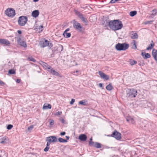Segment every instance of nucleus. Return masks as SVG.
<instances>
[{"label": "nucleus", "mask_w": 157, "mask_h": 157, "mask_svg": "<svg viewBox=\"0 0 157 157\" xmlns=\"http://www.w3.org/2000/svg\"><path fill=\"white\" fill-rule=\"evenodd\" d=\"M108 25L111 29L117 30L121 29L123 27V24L119 20H114L109 21Z\"/></svg>", "instance_id": "nucleus-1"}, {"label": "nucleus", "mask_w": 157, "mask_h": 157, "mask_svg": "<svg viewBox=\"0 0 157 157\" xmlns=\"http://www.w3.org/2000/svg\"><path fill=\"white\" fill-rule=\"evenodd\" d=\"M129 45L126 43L121 44L118 43L115 46L116 49L117 51H125L129 47Z\"/></svg>", "instance_id": "nucleus-2"}, {"label": "nucleus", "mask_w": 157, "mask_h": 157, "mask_svg": "<svg viewBox=\"0 0 157 157\" xmlns=\"http://www.w3.org/2000/svg\"><path fill=\"white\" fill-rule=\"evenodd\" d=\"M137 94V91L134 89H128L126 91V96L128 98H135Z\"/></svg>", "instance_id": "nucleus-3"}, {"label": "nucleus", "mask_w": 157, "mask_h": 157, "mask_svg": "<svg viewBox=\"0 0 157 157\" xmlns=\"http://www.w3.org/2000/svg\"><path fill=\"white\" fill-rule=\"evenodd\" d=\"M28 21L27 17L26 16H22L19 17L18 23L19 25L21 26H24L27 23Z\"/></svg>", "instance_id": "nucleus-4"}, {"label": "nucleus", "mask_w": 157, "mask_h": 157, "mask_svg": "<svg viewBox=\"0 0 157 157\" xmlns=\"http://www.w3.org/2000/svg\"><path fill=\"white\" fill-rule=\"evenodd\" d=\"M74 12L84 23L85 24L87 23V18L85 17L83 14L79 11L77 10H74Z\"/></svg>", "instance_id": "nucleus-5"}, {"label": "nucleus", "mask_w": 157, "mask_h": 157, "mask_svg": "<svg viewBox=\"0 0 157 157\" xmlns=\"http://www.w3.org/2000/svg\"><path fill=\"white\" fill-rule=\"evenodd\" d=\"M73 27L75 29L80 32H82L84 30L83 28L81 26L80 24L77 22L75 21L73 23Z\"/></svg>", "instance_id": "nucleus-6"}, {"label": "nucleus", "mask_w": 157, "mask_h": 157, "mask_svg": "<svg viewBox=\"0 0 157 157\" xmlns=\"http://www.w3.org/2000/svg\"><path fill=\"white\" fill-rule=\"evenodd\" d=\"M6 14L10 17H13L15 15V10L13 9H7L5 11Z\"/></svg>", "instance_id": "nucleus-7"}, {"label": "nucleus", "mask_w": 157, "mask_h": 157, "mask_svg": "<svg viewBox=\"0 0 157 157\" xmlns=\"http://www.w3.org/2000/svg\"><path fill=\"white\" fill-rule=\"evenodd\" d=\"M40 45L42 48L48 46L49 48H51L52 46V43H49L48 40H45L44 41L42 42L40 44Z\"/></svg>", "instance_id": "nucleus-8"}, {"label": "nucleus", "mask_w": 157, "mask_h": 157, "mask_svg": "<svg viewBox=\"0 0 157 157\" xmlns=\"http://www.w3.org/2000/svg\"><path fill=\"white\" fill-rule=\"evenodd\" d=\"M111 136L115 138L117 140H120L121 138V133L116 130L113 132Z\"/></svg>", "instance_id": "nucleus-9"}, {"label": "nucleus", "mask_w": 157, "mask_h": 157, "mask_svg": "<svg viewBox=\"0 0 157 157\" xmlns=\"http://www.w3.org/2000/svg\"><path fill=\"white\" fill-rule=\"evenodd\" d=\"M47 70L52 75L59 76V74L57 72L54 70L51 66H50V67H49Z\"/></svg>", "instance_id": "nucleus-10"}, {"label": "nucleus", "mask_w": 157, "mask_h": 157, "mask_svg": "<svg viewBox=\"0 0 157 157\" xmlns=\"http://www.w3.org/2000/svg\"><path fill=\"white\" fill-rule=\"evenodd\" d=\"M46 141L49 142L54 143L57 141V139L55 136H50L47 138Z\"/></svg>", "instance_id": "nucleus-11"}, {"label": "nucleus", "mask_w": 157, "mask_h": 157, "mask_svg": "<svg viewBox=\"0 0 157 157\" xmlns=\"http://www.w3.org/2000/svg\"><path fill=\"white\" fill-rule=\"evenodd\" d=\"M98 74L101 77L104 79L107 80L109 79V76L108 75H106L101 71H98Z\"/></svg>", "instance_id": "nucleus-12"}, {"label": "nucleus", "mask_w": 157, "mask_h": 157, "mask_svg": "<svg viewBox=\"0 0 157 157\" xmlns=\"http://www.w3.org/2000/svg\"><path fill=\"white\" fill-rule=\"evenodd\" d=\"M0 44L7 46L10 44V42L9 40L6 39H0Z\"/></svg>", "instance_id": "nucleus-13"}, {"label": "nucleus", "mask_w": 157, "mask_h": 157, "mask_svg": "<svg viewBox=\"0 0 157 157\" xmlns=\"http://www.w3.org/2000/svg\"><path fill=\"white\" fill-rule=\"evenodd\" d=\"M39 63L45 69L47 70L48 68L50 67V66L48 65L47 63L40 61L39 62Z\"/></svg>", "instance_id": "nucleus-14"}, {"label": "nucleus", "mask_w": 157, "mask_h": 157, "mask_svg": "<svg viewBox=\"0 0 157 157\" xmlns=\"http://www.w3.org/2000/svg\"><path fill=\"white\" fill-rule=\"evenodd\" d=\"M152 54L154 59L157 63V50L155 49H153L152 52Z\"/></svg>", "instance_id": "nucleus-15"}, {"label": "nucleus", "mask_w": 157, "mask_h": 157, "mask_svg": "<svg viewBox=\"0 0 157 157\" xmlns=\"http://www.w3.org/2000/svg\"><path fill=\"white\" fill-rule=\"evenodd\" d=\"M87 137L86 135L84 134H81L79 136L78 139L82 141H85L86 140Z\"/></svg>", "instance_id": "nucleus-16"}, {"label": "nucleus", "mask_w": 157, "mask_h": 157, "mask_svg": "<svg viewBox=\"0 0 157 157\" xmlns=\"http://www.w3.org/2000/svg\"><path fill=\"white\" fill-rule=\"evenodd\" d=\"M39 12L38 10H35L32 12V16L36 18L38 17L39 14Z\"/></svg>", "instance_id": "nucleus-17"}, {"label": "nucleus", "mask_w": 157, "mask_h": 157, "mask_svg": "<svg viewBox=\"0 0 157 157\" xmlns=\"http://www.w3.org/2000/svg\"><path fill=\"white\" fill-rule=\"evenodd\" d=\"M0 140V143L1 144L7 143L9 141L8 138L6 136L1 138Z\"/></svg>", "instance_id": "nucleus-18"}, {"label": "nucleus", "mask_w": 157, "mask_h": 157, "mask_svg": "<svg viewBox=\"0 0 157 157\" xmlns=\"http://www.w3.org/2000/svg\"><path fill=\"white\" fill-rule=\"evenodd\" d=\"M51 108L52 106L50 104L45 103L43 105V109H51Z\"/></svg>", "instance_id": "nucleus-19"}, {"label": "nucleus", "mask_w": 157, "mask_h": 157, "mask_svg": "<svg viewBox=\"0 0 157 157\" xmlns=\"http://www.w3.org/2000/svg\"><path fill=\"white\" fill-rule=\"evenodd\" d=\"M131 37L132 39H136L138 38V35L136 33L133 32L131 34Z\"/></svg>", "instance_id": "nucleus-20"}, {"label": "nucleus", "mask_w": 157, "mask_h": 157, "mask_svg": "<svg viewBox=\"0 0 157 157\" xmlns=\"http://www.w3.org/2000/svg\"><path fill=\"white\" fill-rule=\"evenodd\" d=\"M18 43L21 46H23L24 48H26L27 47V44L26 43V42L25 41L21 40L18 42Z\"/></svg>", "instance_id": "nucleus-21"}, {"label": "nucleus", "mask_w": 157, "mask_h": 157, "mask_svg": "<svg viewBox=\"0 0 157 157\" xmlns=\"http://www.w3.org/2000/svg\"><path fill=\"white\" fill-rule=\"evenodd\" d=\"M157 13V10L156 9L153 10L151 11V14L150 17H153L154 16H155Z\"/></svg>", "instance_id": "nucleus-22"}, {"label": "nucleus", "mask_w": 157, "mask_h": 157, "mask_svg": "<svg viewBox=\"0 0 157 157\" xmlns=\"http://www.w3.org/2000/svg\"><path fill=\"white\" fill-rule=\"evenodd\" d=\"M126 120L128 122L132 124L134 123V120L133 118L131 117H128L126 118Z\"/></svg>", "instance_id": "nucleus-23"}, {"label": "nucleus", "mask_w": 157, "mask_h": 157, "mask_svg": "<svg viewBox=\"0 0 157 157\" xmlns=\"http://www.w3.org/2000/svg\"><path fill=\"white\" fill-rule=\"evenodd\" d=\"M63 35L65 38L70 37L71 36V34L70 33H68L66 32H64L63 33Z\"/></svg>", "instance_id": "nucleus-24"}, {"label": "nucleus", "mask_w": 157, "mask_h": 157, "mask_svg": "<svg viewBox=\"0 0 157 157\" xmlns=\"http://www.w3.org/2000/svg\"><path fill=\"white\" fill-rule=\"evenodd\" d=\"M87 101L86 100H83L81 101H80L79 102L78 104L80 105H86V103L87 102Z\"/></svg>", "instance_id": "nucleus-25"}, {"label": "nucleus", "mask_w": 157, "mask_h": 157, "mask_svg": "<svg viewBox=\"0 0 157 157\" xmlns=\"http://www.w3.org/2000/svg\"><path fill=\"white\" fill-rule=\"evenodd\" d=\"M106 88L107 90L110 91L113 89V87L112 86L111 84H109L106 86Z\"/></svg>", "instance_id": "nucleus-26"}, {"label": "nucleus", "mask_w": 157, "mask_h": 157, "mask_svg": "<svg viewBox=\"0 0 157 157\" xmlns=\"http://www.w3.org/2000/svg\"><path fill=\"white\" fill-rule=\"evenodd\" d=\"M27 60L32 61L33 62H36V60L31 56H29L27 58Z\"/></svg>", "instance_id": "nucleus-27"}, {"label": "nucleus", "mask_w": 157, "mask_h": 157, "mask_svg": "<svg viewBox=\"0 0 157 157\" xmlns=\"http://www.w3.org/2000/svg\"><path fill=\"white\" fill-rule=\"evenodd\" d=\"M152 43L150 44V45L147 48V50H151L154 47V44L153 43V41H151Z\"/></svg>", "instance_id": "nucleus-28"}, {"label": "nucleus", "mask_w": 157, "mask_h": 157, "mask_svg": "<svg viewBox=\"0 0 157 157\" xmlns=\"http://www.w3.org/2000/svg\"><path fill=\"white\" fill-rule=\"evenodd\" d=\"M58 141L60 143H66L67 142V140H66L62 138H59Z\"/></svg>", "instance_id": "nucleus-29"}, {"label": "nucleus", "mask_w": 157, "mask_h": 157, "mask_svg": "<svg viewBox=\"0 0 157 157\" xmlns=\"http://www.w3.org/2000/svg\"><path fill=\"white\" fill-rule=\"evenodd\" d=\"M129 62H130V64L131 65H133L134 64H136L137 63L136 61L135 60H134L133 59H130Z\"/></svg>", "instance_id": "nucleus-30"}, {"label": "nucleus", "mask_w": 157, "mask_h": 157, "mask_svg": "<svg viewBox=\"0 0 157 157\" xmlns=\"http://www.w3.org/2000/svg\"><path fill=\"white\" fill-rule=\"evenodd\" d=\"M137 13L136 11H131L130 12L129 15L131 17H133L136 15Z\"/></svg>", "instance_id": "nucleus-31"}, {"label": "nucleus", "mask_w": 157, "mask_h": 157, "mask_svg": "<svg viewBox=\"0 0 157 157\" xmlns=\"http://www.w3.org/2000/svg\"><path fill=\"white\" fill-rule=\"evenodd\" d=\"M101 144L100 143L95 142L94 147L97 148H100L101 147Z\"/></svg>", "instance_id": "nucleus-32"}, {"label": "nucleus", "mask_w": 157, "mask_h": 157, "mask_svg": "<svg viewBox=\"0 0 157 157\" xmlns=\"http://www.w3.org/2000/svg\"><path fill=\"white\" fill-rule=\"evenodd\" d=\"M63 46L61 45H59L57 48V50L59 52H61L63 50Z\"/></svg>", "instance_id": "nucleus-33"}, {"label": "nucleus", "mask_w": 157, "mask_h": 157, "mask_svg": "<svg viewBox=\"0 0 157 157\" xmlns=\"http://www.w3.org/2000/svg\"><path fill=\"white\" fill-rule=\"evenodd\" d=\"M92 138H91L90 139V141L89 142V143L90 145L91 146H94L95 144V142H94L92 141Z\"/></svg>", "instance_id": "nucleus-34"}, {"label": "nucleus", "mask_w": 157, "mask_h": 157, "mask_svg": "<svg viewBox=\"0 0 157 157\" xmlns=\"http://www.w3.org/2000/svg\"><path fill=\"white\" fill-rule=\"evenodd\" d=\"M133 43L132 44V48L136 49V41L135 40H133Z\"/></svg>", "instance_id": "nucleus-35"}, {"label": "nucleus", "mask_w": 157, "mask_h": 157, "mask_svg": "<svg viewBox=\"0 0 157 157\" xmlns=\"http://www.w3.org/2000/svg\"><path fill=\"white\" fill-rule=\"evenodd\" d=\"M151 57L150 55L148 53H145L144 56V59H147V58H150Z\"/></svg>", "instance_id": "nucleus-36"}, {"label": "nucleus", "mask_w": 157, "mask_h": 157, "mask_svg": "<svg viewBox=\"0 0 157 157\" xmlns=\"http://www.w3.org/2000/svg\"><path fill=\"white\" fill-rule=\"evenodd\" d=\"M9 73L10 74H15V71L12 69H10L9 71Z\"/></svg>", "instance_id": "nucleus-37"}, {"label": "nucleus", "mask_w": 157, "mask_h": 157, "mask_svg": "<svg viewBox=\"0 0 157 157\" xmlns=\"http://www.w3.org/2000/svg\"><path fill=\"white\" fill-rule=\"evenodd\" d=\"M21 36H18L16 37L17 40V43L21 41Z\"/></svg>", "instance_id": "nucleus-38"}, {"label": "nucleus", "mask_w": 157, "mask_h": 157, "mask_svg": "<svg viewBox=\"0 0 157 157\" xmlns=\"http://www.w3.org/2000/svg\"><path fill=\"white\" fill-rule=\"evenodd\" d=\"M13 127V125L11 124H9L7 126V128L8 130H10Z\"/></svg>", "instance_id": "nucleus-39"}, {"label": "nucleus", "mask_w": 157, "mask_h": 157, "mask_svg": "<svg viewBox=\"0 0 157 157\" xmlns=\"http://www.w3.org/2000/svg\"><path fill=\"white\" fill-rule=\"evenodd\" d=\"M120 0H111L110 2L111 3H114Z\"/></svg>", "instance_id": "nucleus-40"}, {"label": "nucleus", "mask_w": 157, "mask_h": 157, "mask_svg": "<svg viewBox=\"0 0 157 157\" xmlns=\"http://www.w3.org/2000/svg\"><path fill=\"white\" fill-rule=\"evenodd\" d=\"M62 113V112L60 111H58L56 113L55 115H61Z\"/></svg>", "instance_id": "nucleus-41"}, {"label": "nucleus", "mask_w": 157, "mask_h": 157, "mask_svg": "<svg viewBox=\"0 0 157 157\" xmlns=\"http://www.w3.org/2000/svg\"><path fill=\"white\" fill-rule=\"evenodd\" d=\"M75 99H72L71 100V101L70 102V104L71 105H72L75 101Z\"/></svg>", "instance_id": "nucleus-42"}, {"label": "nucleus", "mask_w": 157, "mask_h": 157, "mask_svg": "<svg viewBox=\"0 0 157 157\" xmlns=\"http://www.w3.org/2000/svg\"><path fill=\"white\" fill-rule=\"evenodd\" d=\"M49 149V147H47L44 149V151H48Z\"/></svg>", "instance_id": "nucleus-43"}, {"label": "nucleus", "mask_w": 157, "mask_h": 157, "mask_svg": "<svg viewBox=\"0 0 157 157\" xmlns=\"http://www.w3.org/2000/svg\"><path fill=\"white\" fill-rule=\"evenodd\" d=\"M33 127H34L33 126V125H31L28 128V129L29 130H31L33 128Z\"/></svg>", "instance_id": "nucleus-44"}, {"label": "nucleus", "mask_w": 157, "mask_h": 157, "mask_svg": "<svg viewBox=\"0 0 157 157\" xmlns=\"http://www.w3.org/2000/svg\"><path fill=\"white\" fill-rule=\"evenodd\" d=\"M54 121L53 120H52L50 122V124L51 125H53L54 124Z\"/></svg>", "instance_id": "nucleus-45"}, {"label": "nucleus", "mask_w": 157, "mask_h": 157, "mask_svg": "<svg viewBox=\"0 0 157 157\" xmlns=\"http://www.w3.org/2000/svg\"><path fill=\"white\" fill-rule=\"evenodd\" d=\"M94 17V19H95V17L94 16H90L89 17L90 20V21H91V20H92V18H93V17Z\"/></svg>", "instance_id": "nucleus-46"}, {"label": "nucleus", "mask_w": 157, "mask_h": 157, "mask_svg": "<svg viewBox=\"0 0 157 157\" xmlns=\"http://www.w3.org/2000/svg\"><path fill=\"white\" fill-rule=\"evenodd\" d=\"M43 25H40L39 27V29L41 30V31H42L43 30Z\"/></svg>", "instance_id": "nucleus-47"}, {"label": "nucleus", "mask_w": 157, "mask_h": 157, "mask_svg": "<svg viewBox=\"0 0 157 157\" xmlns=\"http://www.w3.org/2000/svg\"><path fill=\"white\" fill-rule=\"evenodd\" d=\"M61 121L63 124H65V121L63 119H60Z\"/></svg>", "instance_id": "nucleus-48"}, {"label": "nucleus", "mask_w": 157, "mask_h": 157, "mask_svg": "<svg viewBox=\"0 0 157 157\" xmlns=\"http://www.w3.org/2000/svg\"><path fill=\"white\" fill-rule=\"evenodd\" d=\"M66 134V132H61L60 133V135L61 136L64 135Z\"/></svg>", "instance_id": "nucleus-49"}, {"label": "nucleus", "mask_w": 157, "mask_h": 157, "mask_svg": "<svg viewBox=\"0 0 157 157\" xmlns=\"http://www.w3.org/2000/svg\"><path fill=\"white\" fill-rule=\"evenodd\" d=\"M50 143L51 142H49L48 141L47 143V144H46L47 147H49V146L50 145Z\"/></svg>", "instance_id": "nucleus-50"}, {"label": "nucleus", "mask_w": 157, "mask_h": 157, "mask_svg": "<svg viewBox=\"0 0 157 157\" xmlns=\"http://www.w3.org/2000/svg\"><path fill=\"white\" fill-rule=\"evenodd\" d=\"M17 33H18L19 34H21L22 33V32L21 30H18L17 31Z\"/></svg>", "instance_id": "nucleus-51"}, {"label": "nucleus", "mask_w": 157, "mask_h": 157, "mask_svg": "<svg viewBox=\"0 0 157 157\" xmlns=\"http://www.w3.org/2000/svg\"><path fill=\"white\" fill-rule=\"evenodd\" d=\"M0 84L2 85L4 84V82L2 81H0Z\"/></svg>", "instance_id": "nucleus-52"}, {"label": "nucleus", "mask_w": 157, "mask_h": 157, "mask_svg": "<svg viewBox=\"0 0 157 157\" xmlns=\"http://www.w3.org/2000/svg\"><path fill=\"white\" fill-rule=\"evenodd\" d=\"M98 85L100 87H102V83H99Z\"/></svg>", "instance_id": "nucleus-53"}, {"label": "nucleus", "mask_w": 157, "mask_h": 157, "mask_svg": "<svg viewBox=\"0 0 157 157\" xmlns=\"http://www.w3.org/2000/svg\"><path fill=\"white\" fill-rule=\"evenodd\" d=\"M70 30V29L69 28H68L64 32H67V31H69Z\"/></svg>", "instance_id": "nucleus-54"}, {"label": "nucleus", "mask_w": 157, "mask_h": 157, "mask_svg": "<svg viewBox=\"0 0 157 157\" xmlns=\"http://www.w3.org/2000/svg\"><path fill=\"white\" fill-rule=\"evenodd\" d=\"M20 79H17V81H16V82H17V83H20Z\"/></svg>", "instance_id": "nucleus-55"}, {"label": "nucleus", "mask_w": 157, "mask_h": 157, "mask_svg": "<svg viewBox=\"0 0 157 157\" xmlns=\"http://www.w3.org/2000/svg\"><path fill=\"white\" fill-rule=\"evenodd\" d=\"M66 138L67 140H68L70 138V137L67 136H66Z\"/></svg>", "instance_id": "nucleus-56"}, {"label": "nucleus", "mask_w": 157, "mask_h": 157, "mask_svg": "<svg viewBox=\"0 0 157 157\" xmlns=\"http://www.w3.org/2000/svg\"><path fill=\"white\" fill-rule=\"evenodd\" d=\"M152 21H147V23H150L151 22H152Z\"/></svg>", "instance_id": "nucleus-57"}, {"label": "nucleus", "mask_w": 157, "mask_h": 157, "mask_svg": "<svg viewBox=\"0 0 157 157\" xmlns=\"http://www.w3.org/2000/svg\"><path fill=\"white\" fill-rule=\"evenodd\" d=\"M33 0V1L34 2H37V1H38L39 0Z\"/></svg>", "instance_id": "nucleus-58"}, {"label": "nucleus", "mask_w": 157, "mask_h": 157, "mask_svg": "<svg viewBox=\"0 0 157 157\" xmlns=\"http://www.w3.org/2000/svg\"><path fill=\"white\" fill-rule=\"evenodd\" d=\"M142 56H144L143 53H142Z\"/></svg>", "instance_id": "nucleus-59"}, {"label": "nucleus", "mask_w": 157, "mask_h": 157, "mask_svg": "<svg viewBox=\"0 0 157 157\" xmlns=\"http://www.w3.org/2000/svg\"><path fill=\"white\" fill-rule=\"evenodd\" d=\"M75 72H78V70H76Z\"/></svg>", "instance_id": "nucleus-60"}, {"label": "nucleus", "mask_w": 157, "mask_h": 157, "mask_svg": "<svg viewBox=\"0 0 157 157\" xmlns=\"http://www.w3.org/2000/svg\"><path fill=\"white\" fill-rule=\"evenodd\" d=\"M0 157H2L0 155Z\"/></svg>", "instance_id": "nucleus-61"}]
</instances>
